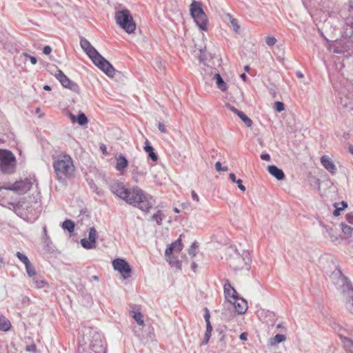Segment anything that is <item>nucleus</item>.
Here are the masks:
<instances>
[{"mask_svg": "<svg viewBox=\"0 0 353 353\" xmlns=\"http://www.w3.org/2000/svg\"><path fill=\"white\" fill-rule=\"evenodd\" d=\"M35 183L36 179L34 177H26L13 183L10 182L0 183V191L6 190L13 191L19 194H23L28 192Z\"/></svg>", "mask_w": 353, "mask_h": 353, "instance_id": "0eeeda50", "label": "nucleus"}, {"mask_svg": "<svg viewBox=\"0 0 353 353\" xmlns=\"http://www.w3.org/2000/svg\"><path fill=\"white\" fill-rule=\"evenodd\" d=\"M196 26L200 30L206 31L208 30V20L205 13L203 14V16L200 15L198 18L194 20Z\"/></svg>", "mask_w": 353, "mask_h": 353, "instance_id": "412c9836", "label": "nucleus"}, {"mask_svg": "<svg viewBox=\"0 0 353 353\" xmlns=\"http://www.w3.org/2000/svg\"><path fill=\"white\" fill-rule=\"evenodd\" d=\"M110 190L112 194L125 201L130 188H126L122 182L115 181L110 185Z\"/></svg>", "mask_w": 353, "mask_h": 353, "instance_id": "9b49d317", "label": "nucleus"}, {"mask_svg": "<svg viewBox=\"0 0 353 353\" xmlns=\"http://www.w3.org/2000/svg\"><path fill=\"white\" fill-rule=\"evenodd\" d=\"M190 14L192 17L194 19V20L200 17V15H201L202 17L203 14L205 13L202 8L201 3L196 1H193L192 3L190 4Z\"/></svg>", "mask_w": 353, "mask_h": 353, "instance_id": "2eb2a0df", "label": "nucleus"}, {"mask_svg": "<svg viewBox=\"0 0 353 353\" xmlns=\"http://www.w3.org/2000/svg\"><path fill=\"white\" fill-rule=\"evenodd\" d=\"M100 149L101 150L103 154L106 153V148L104 145H101Z\"/></svg>", "mask_w": 353, "mask_h": 353, "instance_id": "338daca9", "label": "nucleus"}, {"mask_svg": "<svg viewBox=\"0 0 353 353\" xmlns=\"http://www.w3.org/2000/svg\"><path fill=\"white\" fill-rule=\"evenodd\" d=\"M14 210L17 212L21 209H26L28 213H32V208L26 201H19L16 203H10Z\"/></svg>", "mask_w": 353, "mask_h": 353, "instance_id": "b1692460", "label": "nucleus"}, {"mask_svg": "<svg viewBox=\"0 0 353 353\" xmlns=\"http://www.w3.org/2000/svg\"><path fill=\"white\" fill-rule=\"evenodd\" d=\"M158 128L159 130L163 132V133H167V130H166V128H165V125L161 123V122H159L158 123Z\"/></svg>", "mask_w": 353, "mask_h": 353, "instance_id": "603ef678", "label": "nucleus"}, {"mask_svg": "<svg viewBox=\"0 0 353 353\" xmlns=\"http://www.w3.org/2000/svg\"><path fill=\"white\" fill-rule=\"evenodd\" d=\"M268 170L269 173L277 180H283L285 178V174L283 170L276 165H269L268 167Z\"/></svg>", "mask_w": 353, "mask_h": 353, "instance_id": "6ab92c4d", "label": "nucleus"}, {"mask_svg": "<svg viewBox=\"0 0 353 353\" xmlns=\"http://www.w3.org/2000/svg\"><path fill=\"white\" fill-rule=\"evenodd\" d=\"M205 312L204 314L205 321L206 323H210V312L207 308H205Z\"/></svg>", "mask_w": 353, "mask_h": 353, "instance_id": "5fc2aeb1", "label": "nucleus"}, {"mask_svg": "<svg viewBox=\"0 0 353 353\" xmlns=\"http://www.w3.org/2000/svg\"><path fill=\"white\" fill-rule=\"evenodd\" d=\"M237 115L243 121L247 127H251L252 125V121L243 112H237Z\"/></svg>", "mask_w": 353, "mask_h": 353, "instance_id": "c9c22d12", "label": "nucleus"}, {"mask_svg": "<svg viewBox=\"0 0 353 353\" xmlns=\"http://www.w3.org/2000/svg\"><path fill=\"white\" fill-rule=\"evenodd\" d=\"M261 159L262 160L269 161H270V156L268 153H263L261 154Z\"/></svg>", "mask_w": 353, "mask_h": 353, "instance_id": "4d7b16f0", "label": "nucleus"}, {"mask_svg": "<svg viewBox=\"0 0 353 353\" xmlns=\"http://www.w3.org/2000/svg\"><path fill=\"white\" fill-rule=\"evenodd\" d=\"M265 42L269 46H272L276 43V39L274 36L269 35L266 37Z\"/></svg>", "mask_w": 353, "mask_h": 353, "instance_id": "79ce46f5", "label": "nucleus"}, {"mask_svg": "<svg viewBox=\"0 0 353 353\" xmlns=\"http://www.w3.org/2000/svg\"><path fill=\"white\" fill-rule=\"evenodd\" d=\"M52 52V48L50 46H46L43 48V52L45 54H50Z\"/></svg>", "mask_w": 353, "mask_h": 353, "instance_id": "6e6d98bb", "label": "nucleus"}, {"mask_svg": "<svg viewBox=\"0 0 353 353\" xmlns=\"http://www.w3.org/2000/svg\"><path fill=\"white\" fill-rule=\"evenodd\" d=\"M216 83L217 87L221 90L225 91L227 89L226 84L219 74H215Z\"/></svg>", "mask_w": 353, "mask_h": 353, "instance_id": "72a5a7b5", "label": "nucleus"}, {"mask_svg": "<svg viewBox=\"0 0 353 353\" xmlns=\"http://www.w3.org/2000/svg\"><path fill=\"white\" fill-rule=\"evenodd\" d=\"M248 334L246 332H243L240 334L239 339L241 341H246L247 340Z\"/></svg>", "mask_w": 353, "mask_h": 353, "instance_id": "680f3d73", "label": "nucleus"}, {"mask_svg": "<svg viewBox=\"0 0 353 353\" xmlns=\"http://www.w3.org/2000/svg\"><path fill=\"white\" fill-rule=\"evenodd\" d=\"M348 150H349V152L353 154V145H350L349 148H348Z\"/></svg>", "mask_w": 353, "mask_h": 353, "instance_id": "774afa93", "label": "nucleus"}, {"mask_svg": "<svg viewBox=\"0 0 353 353\" xmlns=\"http://www.w3.org/2000/svg\"><path fill=\"white\" fill-rule=\"evenodd\" d=\"M11 327V323L8 319L5 317L0 318V330L2 331H8Z\"/></svg>", "mask_w": 353, "mask_h": 353, "instance_id": "7c9ffc66", "label": "nucleus"}, {"mask_svg": "<svg viewBox=\"0 0 353 353\" xmlns=\"http://www.w3.org/2000/svg\"><path fill=\"white\" fill-rule=\"evenodd\" d=\"M336 205H337V203H334V207L336 208V209L333 212V214L335 216H339L340 214V212L342 210H343V208H341V207H337Z\"/></svg>", "mask_w": 353, "mask_h": 353, "instance_id": "8fccbe9b", "label": "nucleus"}, {"mask_svg": "<svg viewBox=\"0 0 353 353\" xmlns=\"http://www.w3.org/2000/svg\"><path fill=\"white\" fill-rule=\"evenodd\" d=\"M91 43H90V41H88L86 39H85V38H81V39L80 45H81V47L82 48L83 50L85 49L86 48H88V46Z\"/></svg>", "mask_w": 353, "mask_h": 353, "instance_id": "c03bdc74", "label": "nucleus"}, {"mask_svg": "<svg viewBox=\"0 0 353 353\" xmlns=\"http://www.w3.org/2000/svg\"><path fill=\"white\" fill-rule=\"evenodd\" d=\"M286 339V337L283 334H277L275 335L274 337L271 338L269 341V345L270 346L275 345L277 343H281L283 341H285Z\"/></svg>", "mask_w": 353, "mask_h": 353, "instance_id": "cd10ccee", "label": "nucleus"}, {"mask_svg": "<svg viewBox=\"0 0 353 353\" xmlns=\"http://www.w3.org/2000/svg\"><path fill=\"white\" fill-rule=\"evenodd\" d=\"M211 333H212V332H210V331H205L204 337H203V339L202 341L203 345H206L209 342L210 338L211 336Z\"/></svg>", "mask_w": 353, "mask_h": 353, "instance_id": "a18cd8bd", "label": "nucleus"}, {"mask_svg": "<svg viewBox=\"0 0 353 353\" xmlns=\"http://www.w3.org/2000/svg\"><path fill=\"white\" fill-rule=\"evenodd\" d=\"M83 51L91 59L94 64L108 76L113 77L114 75L115 70L112 64L103 57L91 44Z\"/></svg>", "mask_w": 353, "mask_h": 353, "instance_id": "423d86ee", "label": "nucleus"}, {"mask_svg": "<svg viewBox=\"0 0 353 353\" xmlns=\"http://www.w3.org/2000/svg\"><path fill=\"white\" fill-rule=\"evenodd\" d=\"M211 333H212V332H210V331H205L204 337H203V339L202 341L203 345H206L209 342L210 338L211 336Z\"/></svg>", "mask_w": 353, "mask_h": 353, "instance_id": "49530a36", "label": "nucleus"}, {"mask_svg": "<svg viewBox=\"0 0 353 353\" xmlns=\"http://www.w3.org/2000/svg\"><path fill=\"white\" fill-rule=\"evenodd\" d=\"M211 333H212V332H210V331H205L204 337H203V339L202 341L203 345H206L209 342L210 338L211 336Z\"/></svg>", "mask_w": 353, "mask_h": 353, "instance_id": "de8ad7c7", "label": "nucleus"}, {"mask_svg": "<svg viewBox=\"0 0 353 353\" xmlns=\"http://www.w3.org/2000/svg\"><path fill=\"white\" fill-rule=\"evenodd\" d=\"M132 317L135 320V321L139 325H144L143 316L142 313L139 310H132Z\"/></svg>", "mask_w": 353, "mask_h": 353, "instance_id": "bb28decb", "label": "nucleus"}, {"mask_svg": "<svg viewBox=\"0 0 353 353\" xmlns=\"http://www.w3.org/2000/svg\"><path fill=\"white\" fill-rule=\"evenodd\" d=\"M165 218V215L161 210H157L152 216V220L156 221V223L161 225L162 221Z\"/></svg>", "mask_w": 353, "mask_h": 353, "instance_id": "473e14b6", "label": "nucleus"}, {"mask_svg": "<svg viewBox=\"0 0 353 353\" xmlns=\"http://www.w3.org/2000/svg\"><path fill=\"white\" fill-rule=\"evenodd\" d=\"M146 173H147L146 169L139 170L138 166H133V169L132 170V174L133 175V180L134 181V182L138 183L139 182L138 176H145L146 174Z\"/></svg>", "mask_w": 353, "mask_h": 353, "instance_id": "a878e982", "label": "nucleus"}, {"mask_svg": "<svg viewBox=\"0 0 353 353\" xmlns=\"http://www.w3.org/2000/svg\"><path fill=\"white\" fill-rule=\"evenodd\" d=\"M205 331H210V332L212 331V327L211 325L210 322L206 323V330Z\"/></svg>", "mask_w": 353, "mask_h": 353, "instance_id": "e2e57ef3", "label": "nucleus"}, {"mask_svg": "<svg viewBox=\"0 0 353 353\" xmlns=\"http://www.w3.org/2000/svg\"><path fill=\"white\" fill-rule=\"evenodd\" d=\"M229 177L230 179V180L234 183H236L238 185V188L241 190V191H245L246 188L245 187V185H243L242 184V180L241 179H236V176L234 173H230L229 174Z\"/></svg>", "mask_w": 353, "mask_h": 353, "instance_id": "f704fd0d", "label": "nucleus"}, {"mask_svg": "<svg viewBox=\"0 0 353 353\" xmlns=\"http://www.w3.org/2000/svg\"><path fill=\"white\" fill-rule=\"evenodd\" d=\"M191 268L195 272L197 268V264L195 262H192L191 264Z\"/></svg>", "mask_w": 353, "mask_h": 353, "instance_id": "0e129e2a", "label": "nucleus"}, {"mask_svg": "<svg viewBox=\"0 0 353 353\" xmlns=\"http://www.w3.org/2000/svg\"><path fill=\"white\" fill-rule=\"evenodd\" d=\"M27 274L32 279L37 276L36 270L34 266L30 263L25 265Z\"/></svg>", "mask_w": 353, "mask_h": 353, "instance_id": "e433bc0d", "label": "nucleus"}, {"mask_svg": "<svg viewBox=\"0 0 353 353\" xmlns=\"http://www.w3.org/2000/svg\"><path fill=\"white\" fill-rule=\"evenodd\" d=\"M224 294L226 299H235L237 296V292L235 289L231 285L228 280L224 284Z\"/></svg>", "mask_w": 353, "mask_h": 353, "instance_id": "aec40b11", "label": "nucleus"}, {"mask_svg": "<svg viewBox=\"0 0 353 353\" xmlns=\"http://www.w3.org/2000/svg\"><path fill=\"white\" fill-rule=\"evenodd\" d=\"M230 109L234 113H236L237 114V112H240L241 111L237 110L236 108H235L233 106H229Z\"/></svg>", "mask_w": 353, "mask_h": 353, "instance_id": "69168bd1", "label": "nucleus"}, {"mask_svg": "<svg viewBox=\"0 0 353 353\" xmlns=\"http://www.w3.org/2000/svg\"><path fill=\"white\" fill-rule=\"evenodd\" d=\"M321 163L323 166L332 175L336 174L337 170L336 167L328 156L324 155L321 157Z\"/></svg>", "mask_w": 353, "mask_h": 353, "instance_id": "a211bd4d", "label": "nucleus"}, {"mask_svg": "<svg viewBox=\"0 0 353 353\" xmlns=\"http://www.w3.org/2000/svg\"><path fill=\"white\" fill-rule=\"evenodd\" d=\"M166 261L169 263V264L176 269L181 270V262L179 261L176 258L172 256V254H170L168 256H165Z\"/></svg>", "mask_w": 353, "mask_h": 353, "instance_id": "393cba45", "label": "nucleus"}, {"mask_svg": "<svg viewBox=\"0 0 353 353\" xmlns=\"http://www.w3.org/2000/svg\"><path fill=\"white\" fill-rule=\"evenodd\" d=\"M234 300L233 304L235 307L236 311L239 314H244L248 310V303L247 301L241 298H239L238 296H236L235 299H232Z\"/></svg>", "mask_w": 353, "mask_h": 353, "instance_id": "f3484780", "label": "nucleus"}, {"mask_svg": "<svg viewBox=\"0 0 353 353\" xmlns=\"http://www.w3.org/2000/svg\"><path fill=\"white\" fill-rule=\"evenodd\" d=\"M90 353H106V346L103 341L99 339V336L96 335V339L90 344Z\"/></svg>", "mask_w": 353, "mask_h": 353, "instance_id": "4468645a", "label": "nucleus"}, {"mask_svg": "<svg viewBox=\"0 0 353 353\" xmlns=\"http://www.w3.org/2000/svg\"><path fill=\"white\" fill-rule=\"evenodd\" d=\"M330 279L343 296L346 309L353 314V287L350 281L339 270H334Z\"/></svg>", "mask_w": 353, "mask_h": 353, "instance_id": "f257e3e1", "label": "nucleus"}, {"mask_svg": "<svg viewBox=\"0 0 353 353\" xmlns=\"http://www.w3.org/2000/svg\"><path fill=\"white\" fill-rule=\"evenodd\" d=\"M62 228L65 230L68 231L69 232H72L74 230V223L70 220L66 219L62 223Z\"/></svg>", "mask_w": 353, "mask_h": 353, "instance_id": "2f4dec72", "label": "nucleus"}, {"mask_svg": "<svg viewBox=\"0 0 353 353\" xmlns=\"http://www.w3.org/2000/svg\"><path fill=\"white\" fill-rule=\"evenodd\" d=\"M23 55L25 57H29L32 64L35 65L37 63V60L36 57H34L33 56L28 55L27 53H25V52L23 53Z\"/></svg>", "mask_w": 353, "mask_h": 353, "instance_id": "3c124183", "label": "nucleus"}, {"mask_svg": "<svg viewBox=\"0 0 353 353\" xmlns=\"http://www.w3.org/2000/svg\"><path fill=\"white\" fill-rule=\"evenodd\" d=\"M215 168L219 172V171H227L228 170V168L227 167L222 168L221 163L219 161H217L215 163Z\"/></svg>", "mask_w": 353, "mask_h": 353, "instance_id": "09e8293b", "label": "nucleus"}, {"mask_svg": "<svg viewBox=\"0 0 353 353\" xmlns=\"http://www.w3.org/2000/svg\"><path fill=\"white\" fill-rule=\"evenodd\" d=\"M125 202L145 212L153 205L152 197L137 186L130 188Z\"/></svg>", "mask_w": 353, "mask_h": 353, "instance_id": "f03ea898", "label": "nucleus"}, {"mask_svg": "<svg viewBox=\"0 0 353 353\" xmlns=\"http://www.w3.org/2000/svg\"><path fill=\"white\" fill-rule=\"evenodd\" d=\"M114 269L118 271L124 279L130 276L132 269L128 263L123 259H117L112 261Z\"/></svg>", "mask_w": 353, "mask_h": 353, "instance_id": "9d476101", "label": "nucleus"}, {"mask_svg": "<svg viewBox=\"0 0 353 353\" xmlns=\"http://www.w3.org/2000/svg\"><path fill=\"white\" fill-rule=\"evenodd\" d=\"M345 24L347 27L344 32L343 38L331 46L333 52L336 54H342L353 49V21L350 18H346Z\"/></svg>", "mask_w": 353, "mask_h": 353, "instance_id": "39448f33", "label": "nucleus"}, {"mask_svg": "<svg viewBox=\"0 0 353 353\" xmlns=\"http://www.w3.org/2000/svg\"><path fill=\"white\" fill-rule=\"evenodd\" d=\"M55 77L63 87L74 92H79L80 88L79 85L75 82L69 79L61 70H57V72L55 74Z\"/></svg>", "mask_w": 353, "mask_h": 353, "instance_id": "f8f14e48", "label": "nucleus"}, {"mask_svg": "<svg viewBox=\"0 0 353 353\" xmlns=\"http://www.w3.org/2000/svg\"><path fill=\"white\" fill-rule=\"evenodd\" d=\"M274 108L277 111V112H281L284 110V104L283 103L281 102V101H276L274 103Z\"/></svg>", "mask_w": 353, "mask_h": 353, "instance_id": "37998d69", "label": "nucleus"}, {"mask_svg": "<svg viewBox=\"0 0 353 353\" xmlns=\"http://www.w3.org/2000/svg\"><path fill=\"white\" fill-rule=\"evenodd\" d=\"M191 194H192V198L194 201H195L196 202L199 201V197L194 190H192Z\"/></svg>", "mask_w": 353, "mask_h": 353, "instance_id": "13d9d810", "label": "nucleus"}, {"mask_svg": "<svg viewBox=\"0 0 353 353\" xmlns=\"http://www.w3.org/2000/svg\"><path fill=\"white\" fill-rule=\"evenodd\" d=\"M53 159V168L59 181L63 182L73 175L75 168L69 154L62 153L54 157Z\"/></svg>", "mask_w": 353, "mask_h": 353, "instance_id": "7ed1b4c3", "label": "nucleus"}, {"mask_svg": "<svg viewBox=\"0 0 353 353\" xmlns=\"http://www.w3.org/2000/svg\"><path fill=\"white\" fill-rule=\"evenodd\" d=\"M350 16L347 18H350L353 21V2L350 3Z\"/></svg>", "mask_w": 353, "mask_h": 353, "instance_id": "bf43d9fd", "label": "nucleus"}, {"mask_svg": "<svg viewBox=\"0 0 353 353\" xmlns=\"http://www.w3.org/2000/svg\"><path fill=\"white\" fill-rule=\"evenodd\" d=\"M114 19L117 24L127 33L131 34L136 29V24L130 12L125 8L115 12Z\"/></svg>", "mask_w": 353, "mask_h": 353, "instance_id": "6e6552de", "label": "nucleus"}, {"mask_svg": "<svg viewBox=\"0 0 353 353\" xmlns=\"http://www.w3.org/2000/svg\"><path fill=\"white\" fill-rule=\"evenodd\" d=\"M346 219L348 223H353V215L348 214L346 215Z\"/></svg>", "mask_w": 353, "mask_h": 353, "instance_id": "052dcab7", "label": "nucleus"}, {"mask_svg": "<svg viewBox=\"0 0 353 353\" xmlns=\"http://www.w3.org/2000/svg\"><path fill=\"white\" fill-rule=\"evenodd\" d=\"M16 158L9 150L0 149V170L4 174H10L15 172Z\"/></svg>", "mask_w": 353, "mask_h": 353, "instance_id": "1a4fd4ad", "label": "nucleus"}, {"mask_svg": "<svg viewBox=\"0 0 353 353\" xmlns=\"http://www.w3.org/2000/svg\"><path fill=\"white\" fill-rule=\"evenodd\" d=\"M35 287L37 288H44L48 285L47 282L41 276H35L32 279Z\"/></svg>", "mask_w": 353, "mask_h": 353, "instance_id": "c756f323", "label": "nucleus"}, {"mask_svg": "<svg viewBox=\"0 0 353 353\" xmlns=\"http://www.w3.org/2000/svg\"><path fill=\"white\" fill-rule=\"evenodd\" d=\"M117 163H116V169L120 172L123 173L124 169L128 166V161L126 159V158L123 155H119L116 159Z\"/></svg>", "mask_w": 353, "mask_h": 353, "instance_id": "4be33fe9", "label": "nucleus"}, {"mask_svg": "<svg viewBox=\"0 0 353 353\" xmlns=\"http://www.w3.org/2000/svg\"><path fill=\"white\" fill-rule=\"evenodd\" d=\"M77 122L80 125H83L88 123V118L84 113H80L77 116Z\"/></svg>", "mask_w": 353, "mask_h": 353, "instance_id": "ea45409f", "label": "nucleus"}, {"mask_svg": "<svg viewBox=\"0 0 353 353\" xmlns=\"http://www.w3.org/2000/svg\"><path fill=\"white\" fill-rule=\"evenodd\" d=\"M144 150L148 153V157L153 161H157L158 159L157 154L154 152L153 147L150 145V141L148 139L145 141Z\"/></svg>", "mask_w": 353, "mask_h": 353, "instance_id": "5701e85b", "label": "nucleus"}, {"mask_svg": "<svg viewBox=\"0 0 353 353\" xmlns=\"http://www.w3.org/2000/svg\"><path fill=\"white\" fill-rule=\"evenodd\" d=\"M197 249L198 245L196 242H193L190 245V248L188 249L189 255L191 256L192 257L195 256L197 253Z\"/></svg>", "mask_w": 353, "mask_h": 353, "instance_id": "58836bf2", "label": "nucleus"}, {"mask_svg": "<svg viewBox=\"0 0 353 353\" xmlns=\"http://www.w3.org/2000/svg\"><path fill=\"white\" fill-rule=\"evenodd\" d=\"M181 235L180 237L176 240L174 242L172 243L165 250V256H168L170 254H172L173 252H180L183 248V245L181 241Z\"/></svg>", "mask_w": 353, "mask_h": 353, "instance_id": "dca6fc26", "label": "nucleus"}, {"mask_svg": "<svg viewBox=\"0 0 353 353\" xmlns=\"http://www.w3.org/2000/svg\"><path fill=\"white\" fill-rule=\"evenodd\" d=\"M325 229H326V232L328 234V235L332 242L336 243V242H339L341 239V237L336 233L334 232L333 228L326 227Z\"/></svg>", "mask_w": 353, "mask_h": 353, "instance_id": "c85d7f7f", "label": "nucleus"}, {"mask_svg": "<svg viewBox=\"0 0 353 353\" xmlns=\"http://www.w3.org/2000/svg\"><path fill=\"white\" fill-rule=\"evenodd\" d=\"M26 350L27 352H37V347L34 344H32V345L27 346Z\"/></svg>", "mask_w": 353, "mask_h": 353, "instance_id": "864d4df0", "label": "nucleus"}, {"mask_svg": "<svg viewBox=\"0 0 353 353\" xmlns=\"http://www.w3.org/2000/svg\"><path fill=\"white\" fill-rule=\"evenodd\" d=\"M227 260L230 267L235 272L242 270H248L252 261L248 250H244L241 253L236 249H232Z\"/></svg>", "mask_w": 353, "mask_h": 353, "instance_id": "20e7f679", "label": "nucleus"}, {"mask_svg": "<svg viewBox=\"0 0 353 353\" xmlns=\"http://www.w3.org/2000/svg\"><path fill=\"white\" fill-rule=\"evenodd\" d=\"M228 17L230 18V22L233 28L234 31L236 33L239 32L240 27L238 24L237 19L233 18L230 14H228Z\"/></svg>", "mask_w": 353, "mask_h": 353, "instance_id": "4c0bfd02", "label": "nucleus"}, {"mask_svg": "<svg viewBox=\"0 0 353 353\" xmlns=\"http://www.w3.org/2000/svg\"><path fill=\"white\" fill-rule=\"evenodd\" d=\"M97 239V232L94 227L90 228L88 240L83 239L81 240V244L83 248L87 250L95 248L96 241Z\"/></svg>", "mask_w": 353, "mask_h": 353, "instance_id": "ddd939ff", "label": "nucleus"}, {"mask_svg": "<svg viewBox=\"0 0 353 353\" xmlns=\"http://www.w3.org/2000/svg\"><path fill=\"white\" fill-rule=\"evenodd\" d=\"M16 256L25 265L30 263L28 258L20 252H17Z\"/></svg>", "mask_w": 353, "mask_h": 353, "instance_id": "a19ab883", "label": "nucleus"}]
</instances>
